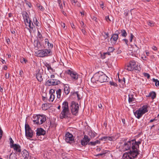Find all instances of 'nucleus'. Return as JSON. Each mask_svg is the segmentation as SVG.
I'll use <instances>...</instances> for the list:
<instances>
[{
    "label": "nucleus",
    "mask_w": 159,
    "mask_h": 159,
    "mask_svg": "<svg viewBox=\"0 0 159 159\" xmlns=\"http://www.w3.org/2000/svg\"><path fill=\"white\" fill-rule=\"evenodd\" d=\"M144 76L145 77H147L148 79L150 77V75L148 74L147 73H144Z\"/></svg>",
    "instance_id": "nucleus-45"
},
{
    "label": "nucleus",
    "mask_w": 159,
    "mask_h": 159,
    "mask_svg": "<svg viewBox=\"0 0 159 159\" xmlns=\"http://www.w3.org/2000/svg\"><path fill=\"white\" fill-rule=\"evenodd\" d=\"M132 143L131 141H129L126 143H125L123 149L124 150H127L130 149L132 148Z\"/></svg>",
    "instance_id": "nucleus-13"
},
{
    "label": "nucleus",
    "mask_w": 159,
    "mask_h": 159,
    "mask_svg": "<svg viewBox=\"0 0 159 159\" xmlns=\"http://www.w3.org/2000/svg\"><path fill=\"white\" fill-rule=\"evenodd\" d=\"M71 107V112L73 114L75 115L78 113L79 109V104L78 103L73 102L72 103Z\"/></svg>",
    "instance_id": "nucleus-9"
},
{
    "label": "nucleus",
    "mask_w": 159,
    "mask_h": 159,
    "mask_svg": "<svg viewBox=\"0 0 159 159\" xmlns=\"http://www.w3.org/2000/svg\"><path fill=\"white\" fill-rule=\"evenodd\" d=\"M9 77V74L8 73L7 74V73L5 74V77L6 79L8 78Z\"/></svg>",
    "instance_id": "nucleus-54"
},
{
    "label": "nucleus",
    "mask_w": 159,
    "mask_h": 159,
    "mask_svg": "<svg viewBox=\"0 0 159 159\" xmlns=\"http://www.w3.org/2000/svg\"><path fill=\"white\" fill-rule=\"evenodd\" d=\"M65 139L66 142L70 143V141H72L74 139L73 135L70 133L67 132L65 135Z\"/></svg>",
    "instance_id": "nucleus-10"
},
{
    "label": "nucleus",
    "mask_w": 159,
    "mask_h": 159,
    "mask_svg": "<svg viewBox=\"0 0 159 159\" xmlns=\"http://www.w3.org/2000/svg\"><path fill=\"white\" fill-rule=\"evenodd\" d=\"M50 93H52V94L50 95L49 100L50 101L52 102L54 99L55 98V90L53 89H51L50 91Z\"/></svg>",
    "instance_id": "nucleus-20"
},
{
    "label": "nucleus",
    "mask_w": 159,
    "mask_h": 159,
    "mask_svg": "<svg viewBox=\"0 0 159 159\" xmlns=\"http://www.w3.org/2000/svg\"><path fill=\"white\" fill-rule=\"evenodd\" d=\"M107 76L102 71L96 73L91 78V81L93 83H96L97 81L101 83L105 82L108 81Z\"/></svg>",
    "instance_id": "nucleus-1"
},
{
    "label": "nucleus",
    "mask_w": 159,
    "mask_h": 159,
    "mask_svg": "<svg viewBox=\"0 0 159 159\" xmlns=\"http://www.w3.org/2000/svg\"><path fill=\"white\" fill-rule=\"evenodd\" d=\"M123 40L125 42V43H126V45H128V41L127 39H123Z\"/></svg>",
    "instance_id": "nucleus-49"
},
{
    "label": "nucleus",
    "mask_w": 159,
    "mask_h": 159,
    "mask_svg": "<svg viewBox=\"0 0 159 159\" xmlns=\"http://www.w3.org/2000/svg\"><path fill=\"white\" fill-rule=\"evenodd\" d=\"M134 53H135V54L138 53L139 52V48H137V50L135 51V50H134Z\"/></svg>",
    "instance_id": "nucleus-50"
},
{
    "label": "nucleus",
    "mask_w": 159,
    "mask_h": 159,
    "mask_svg": "<svg viewBox=\"0 0 159 159\" xmlns=\"http://www.w3.org/2000/svg\"><path fill=\"white\" fill-rule=\"evenodd\" d=\"M156 94L155 92L153 91L150 93L147 96L148 97H151L152 99H154L156 97Z\"/></svg>",
    "instance_id": "nucleus-23"
},
{
    "label": "nucleus",
    "mask_w": 159,
    "mask_h": 159,
    "mask_svg": "<svg viewBox=\"0 0 159 159\" xmlns=\"http://www.w3.org/2000/svg\"><path fill=\"white\" fill-rule=\"evenodd\" d=\"M80 24L81 25V27H80V28H86V25L84 24V23L82 21L80 22Z\"/></svg>",
    "instance_id": "nucleus-34"
},
{
    "label": "nucleus",
    "mask_w": 159,
    "mask_h": 159,
    "mask_svg": "<svg viewBox=\"0 0 159 159\" xmlns=\"http://www.w3.org/2000/svg\"><path fill=\"white\" fill-rule=\"evenodd\" d=\"M152 48L155 51H156L157 50V48L155 46H153Z\"/></svg>",
    "instance_id": "nucleus-58"
},
{
    "label": "nucleus",
    "mask_w": 159,
    "mask_h": 159,
    "mask_svg": "<svg viewBox=\"0 0 159 159\" xmlns=\"http://www.w3.org/2000/svg\"><path fill=\"white\" fill-rule=\"evenodd\" d=\"M110 84L111 85L115 86L116 85V84L115 83L113 82H110Z\"/></svg>",
    "instance_id": "nucleus-55"
},
{
    "label": "nucleus",
    "mask_w": 159,
    "mask_h": 159,
    "mask_svg": "<svg viewBox=\"0 0 159 159\" xmlns=\"http://www.w3.org/2000/svg\"><path fill=\"white\" fill-rule=\"evenodd\" d=\"M43 72V70L41 71L39 70L38 73L36 74V78L38 80L39 82H41L43 80V79L42 78V74Z\"/></svg>",
    "instance_id": "nucleus-17"
},
{
    "label": "nucleus",
    "mask_w": 159,
    "mask_h": 159,
    "mask_svg": "<svg viewBox=\"0 0 159 159\" xmlns=\"http://www.w3.org/2000/svg\"><path fill=\"white\" fill-rule=\"evenodd\" d=\"M75 4L76 6H78V7H80V4L77 2V3H75Z\"/></svg>",
    "instance_id": "nucleus-59"
},
{
    "label": "nucleus",
    "mask_w": 159,
    "mask_h": 159,
    "mask_svg": "<svg viewBox=\"0 0 159 159\" xmlns=\"http://www.w3.org/2000/svg\"><path fill=\"white\" fill-rule=\"evenodd\" d=\"M148 23V25L151 27L153 26L154 25V23H153L152 22L149 21Z\"/></svg>",
    "instance_id": "nucleus-41"
},
{
    "label": "nucleus",
    "mask_w": 159,
    "mask_h": 159,
    "mask_svg": "<svg viewBox=\"0 0 159 159\" xmlns=\"http://www.w3.org/2000/svg\"><path fill=\"white\" fill-rule=\"evenodd\" d=\"M134 148L135 147L133 146L132 147V150H130L129 152L124 153L122 157L123 159H133L136 157L139 154V153L138 152L135 151Z\"/></svg>",
    "instance_id": "nucleus-3"
},
{
    "label": "nucleus",
    "mask_w": 159,
    "mask_h": 159,
    "mask_svg": "<svg viewBox=\"0 0 159 159\" xmlns=\"http://www.w3.org/2000/svg\"><path fill=\"white\" fill-rule=\"evenodd\" d=\"M55 94L56 95L57 98H61V89H59L57 90L56 91V93H55Z\"/></svg>",
    "instance_id": "nucleus-26"
},
{
    "label": "nucleus",
    "mask_w": 159,
    "mask_h": 159,
    "mask_svg": "<svg viewBox=\"0 0 159 159\" xmlns=\"http://www.w3.org/2000/svg\"><path fill=\"white\" fill-rule=\"evenodd\" d=\"M90 140V139L89 138L88 136L85 135L83 139L81 140V144L83 146H85L89 143Z\"/></svg>",
    "instance_id": "nucleus-11"
},
{
    "label": "nucleus",
    "mask_w": 159,
    "mask_h": 159,
    "mask_svg": "<svg viewBox=\"0 0 159 159\" xmlns=\"http://www.w3.org/2000/svg\"><path fill=\"white\" fill-rule=\"evenodd\" d=\"M10 145L11 144H14L13 143V140H12V139L11 138H10Z\"/></svg>",
    "instance_id": "nucleus-52"
},
{
    "label": "nucleus",
    "mask_w": 159,
    "mask_h": 159,
    "mask_svg": "<svg viewBox=\"0 0 159 159\" xmlns=\"http://www.w3.org/2000/svg\"><path fill=\"white\" fill-rule=\"evenodd\" d=\"M128 10H125V16H127L128 15Z\"/></svg>",
    "instance_id": "nucleus-47"
},
{
    "label": "nucleus",
    "mask_w": 159,
    "mask_h": 159,
    "mask_svg": "<svg viewBox=\"0 0 159 159\" xmlns=\"http://www.w3.org/2000/svg\"><path fill=\"white\" fill-rule=\"evenodd\" d=\"M106 153H99V154H98L97 155V156H102V155H103L104 154H105Z\"/></svg>",
    "instance_id": "nucleus-61"
},
{
    "label": "nucleus",
    "mask_w": 159,
    "mask_h": 159,
    "mask_svg": "<svg viewBox=\"0 0 159 159\" xmlns=\"http://www.w3.org/2000/svg\"><path fill=\"white\" fill-rule=\"evenodd\" d=\"M99 143L100 141L99 140H97L94 142H91L88 143V144L92 146H94L96 144Z\"/></svg>",
    "instance_id": "nucleus-30"
},
{
    "label": "nucleus",
    "mask_w": 159,
    "mask_h": 159,
    "mask_svg": "<svg viewBox=\"0 0 159 159\" xmlns=\"http://www.w3.org/2000/svg\"><path fill=\"white\" fill-rule=\"evenodd\" d=\"M24 20L26 26H28L30 28L33 29V27L31 26V21L29 18L25 19Z\"/></svg>",
    "instance_id": "nucleus-22"
},
{
    "label": "nucleus",
    "mask_w": 159,
    "mask_h": 159,
    "mask_svg": "<svg viewBox=\"0 0 159 159\" xmlns=\"http://www.w3.org/2000/svg\"><path fill=\"white\" fill-rule=\"evenodd\" d=\"M50 49H45L44 50H39L35 52L36 55L39 57H43L48 56L52 53Z\"/></svg>",
    "instance_id": "nucleus-6"
},
{
    "label": "nucleus",
    "mask_w": 159,
    "mask_h": 159,
    "mask_svg": "<svg viewBox=\"0 0 159 159\" xmlns=\"http://www.w3.org/2000/svg\"><path fill=\"white\" fill-rule=\"evenodd\" d=\"M38 38H39V39H41L42 38V35L41 34V33H40V32L39 31H38Z\"/></svg>",
    "instance_id": "nucleus-40"
},
{
    "label": "nucleus",
    "mask_w": 159,
    "mask_h": 159,
    "mask_svg": "<svg viewBox=\"0 0 159 159\" xmlns=\"http://www.w3.org/2000/svg\"><path fill=\"white\" fill-rule=\"evenodd\" d=\"M134 93L132 92H130L129 94V99L128 101L129 103H130L134 100Z\"/></svg>",
    "instance_id": "nucleus-21"
},
{
    "label": "nucleus",
    "mask_w": 159,
    "mask_h": 159,
    "mask_svg": "<svg viewBox=\"0 0 159 159\" xmlns=\"http://www.w3.org/2000/svg\"><path fill=\"white\" fill-rule=\"evenodd\" d=\"M24 61L25 62V63L26 61H26L25 59L23 58L21 60L20 62L21 63L23 62Z\"/></svg>",
    "instance_id": "nucleus-51"
},
{
    "label": "nucleus",
    "mask_w": 159,
    "mask_h": 159,
    "mask_svg": "<svg viewBox=\"0 0 159 159\" xmlns=\"http://www.w3.org/2000/svg\"><path fill=\"white\" fill-rule=\"evenodd\" d=\"M23 17L24 19H25L29 18L28 15L26 12H25L24 14H23Z\"/></svg>",
    "instance_id": "nucleus-35"
},
{
    "label": "nucleus",
    "mask_w": 159,
    "mask_h": 159,
    "mask_svg": "<svg viewBox=\"0 0 159 159\" xmlns=\"http://www.w3.org/2000/svg\"><path fill=\"white\" fill-rule=\"evenodd\" d=\"M130 35V38H131V39H133L134 37V35L132 33H131Z\"/></svg>",
    "instance_id": "nucleus-60"
},
{
    "label": "nucleus",
    "mask_w": 159,
    "mask_h": 159,
    "mask_svg": "<svg viewBox=\"0 0 159 159\" xmlns=\"http://www.w3.org/2000/svg\"><path fill=\"white\" fill-rule=\"evenodd\" d=\"M103 139H105L106 140H108L111 141H112L114 140V138L112 137L104 136L102 137L100 139L102 140Z\"/></svg>",
    "instance_id": "nucleus-25"
},
{
    "label": "nucleus",
    "mask_w": 159,
    "mask_h": 159,
    "mask_svg": "<svg viewBox=\"0 0 159 159\" xmlns=\"http://www.w3.org/2000/svg\"><path fill=\"white\" fill-rule=\"evenodd\" d=\"M80 29L81 30L83 34L84 35H86V32L85 30V28H80Z\"/></svg>",
    "instance_id": "nucleus-38"
},
{
    "label": "nucleus",
    "mask_w": 159,
    "mask_h": 159,
    "mask_svg": "<svg viewBox=\"0 0 159 159\" xmlns=\"http://www.w3.org/2000/svg\"><path fill=\"white\" fill-rule=\"evenodd\" d=\"M132 143V147L133 146L135 147L134 150H135V151H136L137 152H138V150L137 149V148L138 147L139 148V145L141 143V142L140 141H139L138 142H136L134 140H131Z\"/></svg>",
    "instance_id": "nucleus-15"
},
{
    "label": "nucleus",
    "mask_w": 159,
    "mask_h": 159,
    "mask_svg": "<svg viewBox=\"0 0 159 159\" xmlns=\"http://www.w3.org/2000/svg\"><path fill=\"white\" fill-rule=\"evenodd\" d=\"M61 26L62 27H63V28L64 29H66L67 28V27H66L65 26V23H63L62 24H61Z\"/></svg>",
    "instance_id": "nucleus-53"
},
{
    "label": "nucleus",
    "mask_w": 159,
    "mask_h": 159,
    "mask_svg": "<svg viewBox=\"0 0 159 159\" xmlns=\"http://www.w3.org/2000/svg\"><path fill=\"white\" fill-rule=\"evenodd\" d=\"M92 20L96 22H97V18L95 17H93L92 18Z\"/></svg>",
    "instance_id": "nucleus-56"
},
{
    "label": "nucleus",
    "mask_w": 159,
    "mask_h": 159,
    "mask_svg": "<svg viewBox=\"0 0 159 159\" xmlns=\"http://www.w3.org/2000/svg\"><path fill=\"white\" fill-rule=\"evenodd\" d=\"M125 69L128 71H131L134 70L139 71L141 70L140 66L136 65V62L134 61H131L127 66L125 67Z\"/></svg>",
    "instance_id": "nucleus-4"
},
{
    "label": "nucleus",
    "mask_w": 159,
    "mask_h": 159,
    "mask_svg": "<svg viewBox=\"0 0 159 159\" xmlns=\"http://www.w3.org/2000/svg\"><path fill=\"white\" fill-rule=\"evenodd\" d=\"M152 81H153L155 82V85L157 86H159V81L157 79H155L154 78H153L152 79Z\"/></svg>",
    "instance_id": "nucleus-33"
},
{
    "label": "nucleus",
    "mask_w": 159,
    "mask_h": 159,
    "mask_svg": "<svg viewBox=\"0 0 159 159\" xmlns=\"http://www.w3.org/2000/svg\"><path fill=\"white\" fill-rule=\"evenodd\" d=\"M19 75L22 77L23 75V72L22 70H20L19 73Z\"/></svg>",
    "instance_id": "nucleus-46"
},
{
    "label": "nucleus",
    "mask_w": 159,
    "mask_h": 159,
    "mask_svg": "<svg viewBox=\"0 0 159 159\" xmlns=\"http://www.w3.org/2000/svg\"><path fill=\"white\" fill-rule=\"evenodd\" d=\"M47 105V104H43L42 105V109L44 110H45L47 109V107L45 108V106H46Z\"/></svg>",
    "instance_id": "nucleus-42"
},
{
    "label": "nucleus",
    "mask_w": 159,
    "mask_h": 159,
    "mask_svg": "<svg viewBox=\"0 0 159 159\" xmlns=\"http://www.w3.org/2000/svg\"><path fill=\"white\" fill-rule=\"evenodd\" d=\"M148 106L146 105L143 106L142 107V109H140V110L143 112V113L144 114L146 112H147L148 110H147Z\"/></svg>",
    "instance_id": "nucleus-28"
},
{
    "label": "nucleus",
    "mask_w": 159,
    "mask_h": 159,
    "mask_svg": "<svg viewBox=\"0 0 159 159\" xmlns=\"http://www.w3.org/2000/svg\"><path fill=\"white\" fill-rule=\"evenodd\" d=\"M45 66L47 68L48 70L50 71L51 70L52 72L55 71V69H54L53 68H52L51 67V66L50 64H49L48 63H46V64H45Z\"/></svg>",
    "instance_id": "nucleus-27"
},
{
    "label": "nucleus",
    "mask_w": 159,
    "mask_h": 159,
    "mask_svg": "<svg viewBox=\"0 0 159 159\" xmlns=\"http://www.w3.org/2000/svg\"><path fill=\"white\" fill-rule=\"evenodd\" d=\"M39 9H40L42 11H43L44 9L43 7L42 6H39Z\"/></svg>",
    "instance_id": "nucleus-48"
},
{
    "label": "nucleus",
    "mask_w": 159,
    "mask_h": 159,
    "mask_svg": "<svg viewBox=\"0 0 159 159\" xmlns=\"http://www.w3.org/2000/svg\"><path fill=\"white\" fill-rule=\"evenodd\" d=\"M45 45L47 44L49 48H52L53 47V45L52 44H50V45H49V43L48 39H45Z\"/></svg>",
    "instance_id": "nucleus-29"
},
{
    "label": "nucleus",
    "mask_w": 159,
    "mask_h": 159,
    "mask_svg": "<svg viewBox=\"0 0 159 159\" xmlns=\"http://www.w3.org/2000/svg\"><path fill=\"white\" fill-rule=\"evenodd\" d=\"M71 26L72 28L73 29H75V25H74V24H71Z\"/></svg>",
    "instance_id": "nucleus-62"
},
{
    "label": "nucleus",
    "mask_w": 159,
    "mask_h": 159,
    "mask_svg": "<svg viewBox=\"0 0 159 159\" xmlns=\"http://www.w3.org/2000/svg\"><path fill=\"white\" fill-rule=\"evenodd\" d=\"M35 118H36V120H33V121L37 124H42L46 120V116L43 115H38L35 116Z\"/></svg>",
    "instance_id": "nucleus-5"
},
{
    "label": "nucleus",
    "mask_w": 159,
    "mask_h": 159,
    "mask_svg": "<svg viewBox=\"0 0 159 159\" xmlns=\"http://www.w3.org/2000/svg\"><path fill=\"white\" fill-rule=\"evenodd\" d=\"M25 130L26 137L28 138H32L33 135V131L28 124H25Z\"/></svg>",
    "instance_id": "nucleus-7"
},
{
    "label": "nucleus",
    "mask_w": 159,
    "mask_h": 159,
    "mask_svg": "<svg viewBox=\"0 0 159 159\" xmlns=\"http://www.w3.org/2000/svg\"><path fill=\"white\" fill-rule=\"evenodd\" d=\"M114 50V48L112 47H109L108 49L109 52H112Z\"/></svg>",
    "instance_id": "nucleus-39"
},
{
    "label": "nucleus",
    "mask_w": 159,
    "mask_h": 159,
    "mask_svg": "<svg viewBox=\"0 0 159 159\" xmlns=\"http://www.w3.org/2000/svg\"><path fill=\"white\" fill-rule=\"evenodd\" d=\"M98 106L100 108V109H102V105L101 104H100L99 105H98Z\"/></svg>",
    "instance_id": "nucleus-64"
},
{
    "label": "nucleus",
    "mask_w": 159,
    "mask_h": 159,
    "mask_svg": "<svg viewBox=\"0 0 159 159\" xmlns=\"http://www.w3.org/2000/svg\"><path fill=\"white\" fill-rule=\"evenodd\" d=\"M68 73V74L70 75L73 80H76L78 79V75L75 72L71 71L70 70H69Z\"/></svg>",
    "instance_id": "nucleus-12"
},
{
    "label": "nucleus",
    "mask_w": 159,
    "mask_h": 159,
    "mask_svg": "<svg viewBox=\"0 0 159 159\" xmlns=\"http://www.w3.org/2000/svg\"><path fill=\"white\" fill-rule=\"evenodd\" d=\"M77 1L76 0H72L71 1L72 3L73 4V3H75V4L77 3Z\"/></svg>",
    "instance_id": "nucleus-57"
},
{
    "label": "nucleus",
    "mask_w": 159,
    "mask_h": 159,
    "mask_svg": "<svg viewBox=\"0 0 159 159\" xmlns=\"http://www.w3.org/2000/svg\"><path fill=\"white\" fill-rule=\"evenodd\" d=\"M33 22L34 24H35L36 26H39L40 24L39 22L38 21L36 18V17H34L33 18Z\"/></svg>",
    "instance_id": "nucleus-32"
},
{
    "label": "nucleus",
    "mask_w": 159,
    "mask_h": 159,
    "mask_svg": "<svg viewBox=\"0 0 159 159\" xmlns=\"http://www.w3.org/2000/svg\"><path fill=\"white\" fill-rule=\"evenodd\" d=\"M60 82L57 79H52L48 80L46 82L45 85L48 86L56 85L60 84Z\"/></svg>",
    "instance_id": "nucleus-8"
},
{
    "label": "nucleus",
    "mask_w": 159,
    "mask_h": 159,
    "mask_svg": "<svg viewBox=\"0 0 159 159\" xmlns=\"http://www.w3.org/2000/svg\"><path fill=\"white\" fill-rule=\"evenodd\" d=\"M62 110L60 115V117L62 119L68 118L70 114L68 102H64L62 104Z\"/></svg>",
    "instance_id": "nucleus-2"
},
{
    "label": "nucleus",
    "mask_w": 159,
    "mask_h": 159,
    "mask_svg": "<svg viewBox=\"0 0 159 159\" xmlns=\"http://www.w3.org/2000/svg\"><path fill=\"white\" fill-rule=\"evenodd\" d=\"M64 91L66 95H67L70 92V89L69 86L66 85L64 86Z\"/></svg>",
    "instance_id": "nucleus-24"
},
{
    "label": "nucleus",
    "mask_w": 159,
    "mask_h": 159,
    "mask_svg": "<svg viewBox=\"0 0 159 159\" xmlns=\"http://www.w3.org/2000/svg\"><path fill=\"white\" fill-rule=\"evenodd\" d=\"M46 133V131L43 129L40 128L37 130L36 134L38 136L44 135Z\"/></svg>",
    "instance_id": "nucleus-19"
},
{
    "label": "nucleus",
    "mask_w": 159,
    "mask_h": 159,
    "mask_svg": "<svg viewBox=\"0 0 159 159\" xmlns=\"http://www.w3.org/2000/svg\"><path fill=\"white\" fill-rule=\"evenodd\" d=\"M118 31L119 32V31H120L122 33L121 35L122 36L124 37H125L126 36L127 33L125 30H119Z\"/></svg>",
    "instance_id": "nucleus-31"
},
{
    "label": "nucleus",
    "mask_w": 159,
    "mask_h": 159,
    "mask_svg": "<svg viewBox=\"0 0 159 159\" xmlns=\"http://www.w3.org/2000/svg\"><path fill=\"white\" fill-rule=\"evenodd\" d=\"M58 3L59 5V6H60L61 9H62L63 7L62 6V3L61 4H60V3L61 2V0H58Z\"/></svg>",
    "instance_id": "nucleus-43"
},
{
    "label": "nucleus",
    "mask_w": 159,
    "mask_h": 159,
    "mask_svg": "<svg viewBox=\"0 0 159 159\" xmlns=\"http://www.w3.org/2000/svg\"><path fill=\"white\" fill-rule=\"evenodd\" d=\"M105 19L107 22H110L112 21V19L109 18V16H107L105 17Z\"/></svg>",
    "instance_id": "nucleus-37"
},
{
    "label": "nucleus",
    "mask_w": 159,
    "mask_h": 159,
    "mask_svg": "<svg viewBox=\"0 0 159 159\" xmlns=\"http://www.w3.org/2000/svg\"><path fill=\"white\" fill-rule=\"evenodd\" d=\"M75 94L77 95L78 99V100L80 99V95L79 94V92L77 91V92H76L74 93V95H75Z\"/></svg>",
    "instance_id": "nucleus-36"
},
{
    "label": "nucleus",
    "mask_w": 159,
    "mask_h": 159,
    "mask_svg": "<svg viewBox=\"0 0 159 159\" xmlns=\"http://www.w3.org/2000/svg\"><path fill=\"white\" fill-rule=\"evenodd\" d=\"M10 147L11 148H13L14 150H15L17 152H20L21 151V150L20 149V147L18 144H11L10 145Z\"/></svg>",
    "instance_id": "nucleus-16"
},
{
    "label": "nucleus",
    "mask_w": 159,
    "mask_h": 159,
    "mask_svg": "<svg viewBox=\"0 0 159 159\" xmlns=\"http://www.w3.org/2000/svg\"><path fill=\"white\" fill-rule=\"evenodd\" d=\"M134 114L135 116L138 119H139L143 114L140 110V109L137 110Z\"/></svg>",
    "instance_id": "nucleus-18"
},
{
    "label": "nucleus",
    "mask_w": 159,
    "mask_h": 159,
    "mask_svg": "<svg viewBox=\"0 0 159 159\" xmlns=\"http://www.w3.org/2000/svg\"><path fill=\"white\" fill-rule=\"evenodd\" d=\"M25 154H26V155L25 156V157H27V156L29 155V153L26 150H25L24 151L23 154L24 155Z\"/></svg>",
    "instance_id": "nucleus-44"
},
{
    "label": "nucleus",
    "mask_w": 159,
    "mask_h": 159,
    "mask_svg": "<svg viewBox=\"0 0 159 159\" xmlns=\"http://www.w3.org/2000/svg\"><path fill=\"white\" fill-rule=\"evenodd\" d=\"M103 3L102 2L101 4H100V7L102 8V9H103Z\"/></svg>",
    "instance_id": "nucleus-63"
},
{
    "label": "nucleus",
    "mask_w": 159,
    "mask_h": 159,
    "mask_svg": "<svg viewBox=\"0 0 159 159\" xmlns=\"http://www.w3.org/2000/svg\"><path fill=\"white\" fill-rule=\"evenodd\" d=\"M116 34H113L111 38V42L113 43H115L116 42L118 37V34H119L120 32L118 31H116Z\"/></svg>",
    "instance_id": "nucleus-14"
}]
</instances>
